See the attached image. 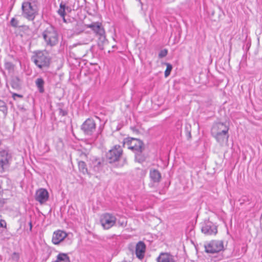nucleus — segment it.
<instances>
[{"label":"nucleus","mask_w":262,"mask_h":262,"mask_svg":"<svg viewBox=\"0 0 262 262\" xmlns=\"http://www.w3.org/2000/svg\"><path fill=\"white\" fill-rule=\"evenodd\" d=\"M66 10H67L69 12L71 11V8L68 6H66Z\"/></svg>","instance_id":"nucleus-34"},{"label":"nucleus","mask_w":262,"mask_h":262,"mask_svg":"<svg viewBox=\"0 0 262 262\" xmlns=\"http://www.w3.org/2000/svg\"><path fill=\"white\" fill-rule=\"evenodd\" d=\"M80 156L81 157V158H84V157H86V155L84 153H81V154L80 155Z\"/></svg>","instance_id":"nucleus-33"},{"label":"nucleus","mask_w":262,"mask_h":262,"mask_svg":"<svg viewBox=\"0 0 262 262\" xmlns=\"http://www.w3.org/2000/svg\"><path fill=\"white\" fill-rule=\"evenodd\" d=\"M205 248L207 253H217L223 250V242L220 241H212L205 245Z\"/></svg>","instance_id":"nucleus-7"},{"label":"nucleus","mask_w":262,"mask_h":262,"mask_svg":"<svg viewBox=\"0 0 262 262\" xmlns=\"http://www.w3.org/2000/svg\"><path fill=\"white\" fill-rule=\"evenodd\" d=\"M6 223L4 220H0V228L1 227H6Z\"/></svg>","instance_id":"nucleus-31"},{"label":"nucleus","mask_w":262,"mask_h":262,"mask_svg":"<svg viewBox=\"0 0 262 262\" xmlns=\"http://www.w3.org/2000/svg\"><path fill=\"white\" fill-rule=\"evenodd\" d=\"M78 167L80 171L82 172L83 174L88 173L86 164L83 161H79L78 162Z\"/></svg>","instance_id":"nucleus-23"},{"label":"nucleus","mask_w":262,"mask_h":262,"mask_svg":"<svg viewBox=\"0 0 262 262\" xmlns=\"http://www.w3.org/2000/svg\"><path fill=\"white\" fill-rule=\"evenodd\" d=\"M12 258L13 260L18 261L19 259V255L18 253L14 252L12 255Z\"/></svg>","instance_id":"nucleus-30"},{"label":"nucleus","mask_w":262,"mask_h":262,"mask_svg":"<svg viewBox=\"0 0 262 262\" xmlns=\"http://www.w3.org/2000/svg\"><path fill=\"white\" fill-rule=\"evenodd\" d=\"M36 85L38 90V91L40 93H42L44 92V84L45 81L43 79L41 78H37L35 81Z\"/></svg>","instance_id":"nucleus-20"},{"label":"nucleus","mask_w":262,"mask_h":262,"mask_svg":"<svg viewBox=\"0 0 262 262\" xmlns=\"http://www.w3.org/2000/svg\"><path fill=\"white\" fill-rule=\"evenodd\" d=\"M122 150L119 145H115L106 154V158L110 163L117 161L122 155Z\"/></svg>","instance_id":"nucleus-9"},{"label":"nucleus","mask_w":262,"mask_h":262,"mask_svg":"<svg viewBox=\"0 0 262 262\" xmlns=\"http://www.w3.org/2000/svg\"><path fill=\"white\" fill-rule=\"evenodd\" d=\"M8 154L5 151H0V169H4V167L8 163Z\"/></svg>","instance_id":"nucleus-18"},{"label":"nucleus","mask_w":262,"mask_h":262,"mask_svg":"<svg viewBox=\"0 0 262 262\" xmlns=\"http://www.w3.org/2000/svg\"><path fill=\"white\" fill-rule=\"evenodd\" d=\"M18 23H19V21L18 20H17V19H16L15 18H12L10 21V24L11 25L14 27V28H16L17 27H18Z\"/></svg>","instance_id":"nucleus-27"},{"label":"nucleus","mask_w":262,"mask_h":262,"mask_svg":"<svg viewBox=\"0 0 262 262\" xmlns=\"http://www.w3.org/2000/svg\"><path fill=\"white\" fill-rule=\"evenodd\" d=\"M96 127L95 121L93 119L89 118L82 124L81 129L85 134L91 136L95 132Z\"/></svg>","instance_id":"nucleus-8"},{"label":"nucleus","mask_w":262,"mask_h":262,"mask_svg":"<svg viewBox=\"0 0 262 262\" xmlns=\"http://www.w3.org/2000/svg\"><path fill=\"white\" fill-rule=\"evenodd\" d=\"M31 59L40 69L48 66L50 62V58L45 51H39L34 52V55L32 57Z\"/></svg>","instance_id":"nucleus-4"},{"label":"nucleus","mask_w":262,"mask_h":262,"mask_svg":"<svg viewBox=\"0 0 262 262\" xmlns=\"http://www.w3.org/2000/svg\"><path fill=\"white\" fill-rule=\"evenodd\" d=\"M165 64L166 65V69L165 71V76L166 77H168L170 74V72L171 71V70L172 69V66L169 63H166Z\"/></svg>","instance_id":"nucleus-25"},{"label":"nucleus","mask_w":262,"mask_h":262,"mask_svg":"<svg viewBox=\"0 0 262 262\" xmlns=\"http://www.w3.org/2000/svg\"><path fill=\"white\" fill-rule=\"evenodd\" d=\"M86 28H90L95 33L98 39V45H103L106 41V34L102 24L99 22H94L91 24L86 25Z\"/></svg>","instance_id":"nucleus-1"},{"label":"nucleus","mask_w":262,"mask_h":262,"mask_svg":"<svg viewBox=\"0 0 262 262\" xmlns=\"http://www.w3.org/2000/svg\"><path fill=\"white\" fill-rule=\"evenodd\" d=\"M202 232L207 235H216L217 229L212 222L207 221L204 223L201 228Z\"/></svg>","instance_id":"nucleus-10"},{"label":"nucleus","mask_w":262,"mask_h":262,"mask_svg":"<svg viewBox=\"0 0 262 262\" xmlns=\"http://www.w3.org/2000/svg\"><path fill=\"white\" fill-rule=\"evenodd\" d=\"M100 221L104 229H109L115 225L116 218L112 214L105 213L101 216Z\"/></svg>","instance_id":"nucleus-6"},{"label":"nucleus","mask_w":262,"mask_h":262,"mask_svg":"<svg viewBox=\"0 0 262 262\" xmlns=\"http://www.w3.org/2000/svg\"><path fill=\"white\" fill-rule=\"evenodd\" d=\"M4 67L9 73H13L14 71V65L11 62L6 61Z\"/></svg>","instance_id":"nucleus-24"},{"label":"nucleus","mask_w":262,"mask_h":262,"mask_svg":"<svg viewBox=\"0 0 262 262\" xmlns=\"http://www.w3.org/2000/svg\"><path fill=\"white\" fill-rule=\"evenodd\" d=\"M29 224V226H30V230H31L32 228V224L31 222H30Z\"/></svg>","instance_id":"nucleus-35"},{"label":"nucleus","mask_w":262,"mask_h":262,"mask_svg":"<svg viewBox=\"0 0 262 262\" xmlns=\"http://www.w3.org/2000/svg\"><path fill=\"white\" fill-rule=\"evenodd\" d=\"M117 224L119 226L124 227L126 225L127 221L125 219H123L122 220H119L117 222Z\"/></svg>","instance_id":"nucleus-28"},{"label":"nucleus","mask_w":262,"mask_h":262,"mask_svg":"<svg viewBox=\"0 0 262 262\" xmlns=\"http://www.w3.org/2000/svg\"><path fill=\"white\" fill-rule=\"evenodd\" d=\"M16 97H19V98H22L23 96L19 94H17L16 93H13L12 94V97L14 99H15Z\"/></svg>","instance_id":"nucleus-32"},{"label":"nucleus","mask_w":262,"mask_h":262,"mask_svg":"<svg viewBox=\"0 0 262 262\" xmlns=\"http://www.w3.org/2000/svg\"><path fill=\"white\" fill-rule=\"evenodd\" d=\"M212 135L221 145H223L225 142H227L229 138L228 133H219L212 134Z\"/></svg>","instance_id":"nucleus-17"},{"label":"nucleus","mask_w":262,"mask_h":262,"mask_svg":"<svg viewBox=\"0 0 262 262\" xmlns=\"http://www.w3.org/2000/svg\"><path fill=\"white\" fill-rule=\"evenodd\" d=\"M43 37L47 45L51 47L55 46L58 40L57 32L52 27H50L43 32Z\"/></svg>","instance_id":"nucleus-5"},{"label":"nucleus","mask_w":262,"mask_h":262,"mask_svg":"<svg viewBox=\"0 0 262 262\" xmlns=\"http://www.w3.org/2000/svg\"><path fill=\"white\" fill-rule=\"evenodd\" d=\"M229 127L224 123L218 122L214 123L212 127L211 135L219 133H228Z\"/></svg>","instance_id":"nucleus-11"},{"label":"nucleus","mask_w":262,"mask_h":262,"mask_svg":"<svg viewBox=\"0 0 262 262\" xmlns=\"http://www.w3.org/2000/svg\"><path fill=\"white\" fill-rule=\"evenodd\" d=\"M49 198V193L48 191L43 188L38 189L35 194V199L40 204L45 203Z\"/></svg>","instance_id":"nucleus-12"},{"label":"nucleus","mask_w":262,"mask_h":262,"mask_svg":"<svg viewBox=\"0 0 262 262\" xmlns=\"http://www.w3.org/2000/svg\"><path fill=\"white\" fill-rule=\"evenodd\" d=\"M62 18V19L63 20L64 22L66 23L67 22V20L65 18V16H63V17H61Z\"/></svg>","instance_id":"nucleus-36"},{"label":"nucleus","mask_w":262,"mask_h":262,"mask_svg":"<svg viewBox=\"0 0 262 262\" xmlns=\"http://www.w3.org/2000/svg\"><path fill=\"white\" fill-rule=\"evenodd\" d=\"M22 15L29 20L34 19L37 13V8L35 4L25 2L22 4Z\"/></svg>","instance_id":"nucleus-3"},{"label":"nucleus","mask_w":262,"mask_h":262,"mask_svg":"<svg viewBox=\"0 0 262 262\" xmlns=\"http://www.w3.org/2000/svg\"><path fill=\"white\" fill-rule=\"evenodd\" d=\"M157 262H176V257L169 253H161L157 258Z\"/></svg>","instance_id":"nucleus-14"},{"label":"nucleus","mask_w":262,"mask_h":262,"mask_svg":"<svg viewBox=\"0 0 262 262\" xmlns=\"http://www.w3.org/2000/svg\"><path fill=\"white\" fill-rule=\"evenodd\" d=\"M150 180L154 183H159L161 179V173L156 169H151L149 172Z\"/></svg>","instance_id":"nucleus-16"},{"label":"nucleus","mask_w":262,"mask_h":262,"mask_svg":"<svg viewBox=\"0 0 262 262\" xmlns=\"http://www.w3.org/2000/svg\"><path fill=\"white\" fill-rule=\"evenodd\" d=\"M146 246L143 242H138L136 246V255L137 257L142 259L143 258L145 252Z\"/></svg>","instance_id":"nucleus-15"},{"label":"nucleus","mask_w":262,"mask_h":262,"mask_svg":"<svg viewBox=\"0 0 262 262\" xmlns=\"http://www.w3.org/2000/svg\"><path fill=\"white\" fill-rule=\"evenodd\" d=\"M101 162L99 159L94 158L92 160V163L91 164V166L95 171H98L100 170Z\"/></svg>","instance_id":"nucleus-21"},{"label":"nucleus","mask_w":262,"mask_h":262,"mask_svg":"<svg viewBox=\"0 0 262 262\" xmlns=\"http://www.w3.org/2000/svg\"><path fill=\"white\" fill-rule=\"evenodd\" d=\"M67 234L62 230H57L53 233L52 242L55 245H58L67 237Z\"/></svg>","instance_id":"nucleus-13"},{"label":"nucleus","mask_w":262,"mask_h":262,"mask_svg":"<svg viewBox=\"0 0 262 262\" xmlns=\"http://www.w3.org/2000/svg\"><path fill=\"white\" fill-rule=\"evenodd\" d=\"M123 146L132 150L136 155L141 153L144 149L143 143L141 140L130 137L124 139Z\"/></svg>","instance_id":"nucleus-2"},{"label":"nucleus","mask_w":262,"mask_h":262,"mask_svg":"<svg viewBox=\"0 0 262 262\" xmlns=\"http://www.w3.org/2000/svg\"><path fill=\"white\" fill-rule=\"evenodd\" d=\"M168 51L166 49L161 50L159 53V57L163 58L165 57L167 54Z\"/></svg>","instance_id":"nucleus-29"},{"label":"nucleus","mask_w":262,"mask_h":262,"mask_svg":"<svg viewBox=\"0 0 262 262\" xmlns=\"http://www.w3.org/2000/svg\"><path fill=\"white\" fill-rule=\"evenodd\" d=\"M66 5L63 2H61L59 5V8L57 11L58 14L61 16L63 17L66 16Z\"/></svg>","instance_id":"nucleus-22"},{"label":"nucleus","mask_w":262,"mask_h":262,"mask_svg":"<svg viewBox=\"0 0 262 262\" xmlns=\"http://www.w3.org/2000/svg\"><path fill=\"white\" fill-rule=\"evenodd\" d=\"M10 85L14 89H19L20 88V82L19 78L18 77H12L10 81Z\"/></svg>","instance_id":"nucleus-19"},{"label":"nucleus","mask_w":262,"mask_h":262,"mask_svg":"<svg viewBox=\"0 0 262 262\" xmlns=\"http://www.w3.org/2000/svg\"><path fill=\"white\" fill-rule=\"evenodd\" d=\"M0 111L3 113H5L7 111L6 104L4 101L1 100H0Z\"/></svg>","instance_id":"nucleus-26"}]
</instances>
